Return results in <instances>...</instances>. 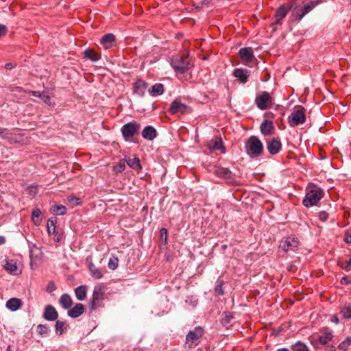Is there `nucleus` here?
I'll return each instance as SVG.
<instances>
[{"label":"nucleus","mask_w":351,"mask_h":351,"mask_svg":"<svg viewBox=\"0 0 351 351\" xmlns=\"http://www.w3.org/2000/svg\"><path fill=\"white\" fill-rule=\"evenodd\" d=\"M56 287L55 284L53 282H49L47 287V291L51 293L56 290Z\"/></svg>","instance_id":"nucleus-50"},{"label":"nucleus","mask_w":351,"mask_h":351,"mask_svg":"<svg viewBox=\"0 0 351 351\" xmlns=\"http://www.w3.org/2000/svg\"><path fill=\"white\" fill-rule=\"evenodd\" d=\"M147 88V83L142 80H138L133 85V90L134 93L139 96L144 95Z\"/></svg>","instance_id":"nucleus-20"},{"label":"nucleus","mask_w":351,"mask_h":351,"mask_svg":"<svg viewBox=\"0 0 351 351\" xmlns=\"http://www.w3.org/2000/svg\"><path fill=\"white\" fill-rule=\"evenodd\" d=\"M210 3V0H203L202 2V5H208Z\"/></svg>","instance_id":"nucleus-57"},{"label":"nucleus","mask_w":351,"mask_h":351,"mask_svg":"<svg viewBox=\"0 0 351 351\" xmlns=\"http://www.w3.org/2000/svg\"><path fill=\"white\" fill-rule=\"evenodd\" d=\"M332 322H335V323H338L339 322V319H338L337 317L333 316L332 317Z\"/></svg>","instance_id":"nucleus-58"},{"label":"nucleus","mask_w":351,"mask_h":351,"mask_svg":"<svg viewBox=\"0 0 351 351\" xmlns=\"http://www.w3.org/2000/svg\"><path fill=\"white\" fill-rule=\"evenodd\" d=\"M350 346H351V337H348L346 338V339L343 341H342L338 346V348L341 351H347Z\"/></svg>","instance_id":"nucleus-37"},{"label":"nucleus","mask_w":351,"mask_h":351,"mask_svg":"<svg viewBox=\"0 0 351 351\" xmlns=\"http://www.w3.org/2000/svg\"><path fill=\"white\" fill-rule=\"evenodd\" d=\"M215 291L219 295L223 294V291L222 289V282H221L220 284L216 287Z\"/></svg>","instance_id":"nucleus-52"},{"label":"nucleus","mask_w":351,"mask_h":351,"mask_svg":"<svg viewBox=\"0 0 351 351\" xmlns=\"http://www.w3.org/2000/svg\"><path fill=\"white\" fill-rule=\"evenodd\" d=\"M84 56L86 58L91 60L93 62H96L99 60L101 58L100 55L96 52H95L92 49H87L84 51Z\"/></svg>","instance_id":"nucleus-33"},{"label":"nucleus","mask_w":351,"mask_h":351,"mask_svg":"<svg viewBox=\"0 0 351 351\" xmlns=\"http://www.w3.org/2000/svg\"><path fill=\"white\" fill-rule=\"evenodd\" d=\"M84 311V306L81 303L76 304L74 307L68 311V315L73 318H77Z\"/></svg>","instance_id":"nucleus-22"},{"label":"nucleus","mask_w":351,"mask_h":351,"mask_svg":"<svg viewBox=\"0 0 351 351\" xmlns=\"http://www.w3.org/2000/svg\"><path fill=\"white\" fill-rule=\"evenodd\" d=\"M68 199L70 202H73V201L77 202L79 200V199L73 197H70L68 198Z\"/></svg>","instance_id":"nucleus-56"},{"label":"nucleus","mask_w":351,"mask_h":351,"mask_svg":"<svg viewBox=\"0 0 351 351\" xmlns=\"http://www.w3.org/2000/svg\"><path fill=\"white\" fill-rule=\"evenodd\" d=\"M340 267L346 271H351V258L348 261H343L339 263Z\"/></svg>","instance_id":"nucleus-42"},{"label":"nucleus","mask_w":351,"mask_h":351,"mask_svg":"<svg viewBox=\"0 0 351 351\" xmlns=\"http://www.w3.org/2000/svg\"><path fill=\"white\" fill-rule=\"evenodd\" d=\"M88 269L91 273V276L95 279H100L103 277L102 271L98 269L93 263L88 265Z\"/></svg>","instance_id":"nucleus-30"},{"label":"nucleus","mask_w":351,"mask_h":351,"mask_svg":"<svg viewBox=\"0 0 351 351\" xmlns=\"http://www.w3.org/2000/svg\"><path fill=\"white\" fill-rule=\"evenodd\" d=\"M57 219L55 217H51L48 219L47 223V228L49 234H54L56 228Z\"/></svg>","instance_id":"nucleus-32"},{"label":"nucleus","mask_w":351,"mask_h":351,"mask_svg":"<svg viewBox=\"0 0 351 351\" xmlns=\"http://www.w3.org/2000/svg\"><path fill=\"white\" fill-rule=\"evenodd\" d=\"M22 306V302L19 298H11L6 302V307L12 311L19 309Z\"/></svg>","instance_id":"nucleus-25"},{"label":"nucleus","mask_w":351,"mask_h":351,"mask_svg":"<svg viewBox=\"0 0 351 351\" xmlns=\"http://www.w3.org/2000/svg\"><path fill=\"white\" fill-rule=\"evenodd\" d=\"M43 317L48 321H55L58 317V313L53 306L47 305L45 308Z\"/></svg>","instance_id":"nucleus-17"},{"label":"nucleus","mask_w":351,"mask_h":351,"mask_svg":"<svg viewBox=\"0 0 351 351\" xmlns=\"http://www.w3.org/2000/svg\"><path fill=\"white\" fill-rule=\"evenodd\" d=\"M115 41V36L112 34H107L104 35L101 39V43L105 49H110L113 46Z\"/></svg>","instance_id":"nucleus-23"},{"label":"nucleus","mask_w":351,"mask_h":351,"mask_svg":"<svg viewBox=\"0 0 351 351\" xmlns=\"http://www.w3.org/2000/svg\"><path fill=\"white\" fill-rule=\"evenodd\" d=\"M156 134V130L152 126H146L142 131L143 137L149 141L153 140Z\"/></svg>","instance_id":"nucleus-24"},{"label":"nucleus","mask_w":351,"mask_h":351,"mask_svg":"<svg viewBox=\"0 0 351 351\" xmlns=\"http://www.w3.org/2000/svg\"><path fill=\"white\" fill-rule=\"evenodd\" d=\"M214 173L219 178L223 179L232 180L233 178V173L228 168L215 167Z\"/></svg>","instance_id":"nucleus-15"},{"label":"nucleus","mask_w":351,"mask_h":351,"mask_svg":"<svg viewBox=\"0 0 351 351\" xmlns=\"http://www.w3.org/2000/svg\"><path fill=\"white\" fill-rule=\"evenodd\" d=\"M55 327L56 333L60 335H62L66 328V323L60 320L56 321Z\"/></svg>","instance_id":"nucleus-36"},{"label":"nucleus","mask_w":351,"mask_h":351,"mask_svg":"<svg viewBox=\"0 0 351 351\" xmlns=\"http://www.w3.org/2000/svg\"><path fill=\"white\" fill-rule=\"evenodd\" d=\"M245 147L246 153L252 158L262 156L264 150L262 142L256 136H250L245 141Z\"/></svg>","instance_id":"nucleus-2"},{"label":"nucleus","mask_w":351,"mask_h":351,"mask_svg":"<svg viewBox=\"0 0 351 351\" xmlns=\"http://www.w3.org/2000/svg\"><path fill=\"white\" fill-rule=\"evenodd\" d=\"M341 283L342 285L351 284V277H348V276L343 277L341 280Z\"/></svg>","instance_id":"nucleus-51"},{"label":"nucleus","mask_w":351,"mask_h":351,"mask_svg":"<svg viewBox=\"0 0 351 351\" xmlns=\"http://www.w3.org/2000/svg\"><path fill=\"white\" fill-rule=\"evenodd\" d=\"M318 217L322 221H326L328 218V214L325 211H322L319 213Z\"/></svg>","instance_id":"nucleus-47"},{"label":"nucleus","mask_w":351,"mask_h":351,"mask_svg":"<svg viewBox=\"0 0 351 351\" xmlns=\"http://www.w3.org/2000/svg\"><path fill=\"white\" fill-rule=\"evenodd\" d=\"M5 239L3 237L0 236V245L5 243Z\"/></svg>","instance_id":"nucleus-55"},{"label":"nucleus","mask_w":351,"mask_h":351,"mask_svg":"<svg viewBox=\"0 0 351 351\" xmlns=\"http://www.w3.org/2000/svg\"><path fill=\"white\" fill-rule=\"evenodd\" d=\"M171 66L176 72L184 73L191 67L188 56H182L174 58L171 60Z\"/></svg>","instance_id":"nucleus-7"},{"label":"nucleus","mask_w":351,"mask_h":351,"mask_svg":"<svg viewBox=\"0 0 351 351\" xmlns=\"http://www.w3.org/2000/svg\"><path fill=\"white\" fill-rule=\"evenodd\" d=\"M127 165L134 170L138 172L141 170L142 167L140 162V160L137 157H134L132 158H128L125 160Z\"/></svg>","instance_id":"nucleus-27"},{"label":"nucleus","mask_w":351,"mask_h":351,"mask_svg":"<svg viewBox=\"0 0 351 351\" xmlns=\"http://www.w3.org/2000/svg\"><path fill=\"white\" fill-rule=\"evenodd\" d=\"M306 110L302 106H297L294 108L293 112L288 117V122L291 127H295L300 124L304 123L306 121Z\"/></svg>","instance_id":"nucleus-5"},{"label":"nucleus","mask_w":351,"mask_h":351,"mask_svg":"<svg viewBox=\"0 0 351 351\" xmlns=\"http://www.w3.org/2000/svg\"><path fill=\"white\" fill-rule=\"evenodd\" d=\"M29 93L30 95H32V96H34V97H40V95L41 93H40L39 92H37V91H34V90H31L29 92Z\"/></svg>","instance_id":"nucleus-53"},{"label":"nucleus","mask_w":351,"mask_h":351,"mask_svg":"<svg viewBox=\"0 0 351 351\" xmlns=\"http://www.w3.org/2000/svg\"><path fill=\"white\" fill-rule=\"evenodd\" d=\"M160 237L164 244H166L167 239V230L162 228L160 230Z\"/></svg>","instance_id":"nucleus-45"},{"label":"nucleus","mask_w":351,"mask_h":351,"mask_svg":"<svg viewBox=\"0 0 351 351\" xmlns=\"http://www.w3.org/2000/svg\"><path fill=\"white\" fill-rule=\"evenodd\" d=\"M318 2L312 0L303 1L302 5H296L293 8L291 17L293 21H300L306 14L311 12Z\"/></svg>","instance_id":"nucleus-3"},{"label":"nucleus","mask_w":351,"mask_h":351,"mask_svg":"<svg viewBox=\"0 0 351 351\" xmlns=\"http://www.w3.org/2000/svg\"><path fill=\"white\" fill-rule=\"evenodd\" d=\"M324 191L314 184H309L306 189V196L303 199L304 206L308 208L316 206L324 196Z\"/></svg>","instance_id":"nucleus-1"},{"label":"nucleus","mask_w":351,"mask_h":351,"mask_svg":"<svg viewBox=\"0 0 351 351\" xmlns=\"http://www.w3.org/2000/svg\"><path fill=\"white\" fill-rule=\"evenodd\" d=\"M37 332L40 335H46L48 332V328L46 325L39 324L37 326Z\"/></svg>","instance_id":"nucleus-44"},{"label":"nucleus","mask_w":351,"mask_h":351,"mask_svg":"<svg viewBox=\"0 0 351 351\" xmlns=\"http://www.w3.org/2000/svg\"><path fill=\"white\" fill-rule=\"evenodd\" d=\"M5 351H12L10 346H8Z\"/></svg>","instance_id":"nucleus-61"},{"label":"nucleus","mask_w":351,"mask_h":351,"mask_svg":"<svg viewBox=\"0 0 351 351\" xmlns=\"http://www.w3.org/2000/svg\"><path fill=\"white\" fill-rule=\"evenodd\" d=\"M267 148L269 153L271 155L277 154L282 148V144L280 140L273 138L267 142Z\"/></svg>","instance_id":"nucleus-12"},{"label":"nucleus","mask_w":351,"mask_h":351,"mask_svg":"<svg viewBox=\"0 0 351 351\" xmlns=\"http://www.w3.org/2000/svg\"><path fill=\"white\" fill-rule=\"evenodd\" d=\"M8 32V27L3 24H0V38L4 36Z\"/></svg>","instance_id":"nucleus-48"},{"label":"nucleus","mask_w":351,"mask_h":351,"mask_svg":"<svg viewBox=\"0 0 351 351\" xmlns=\"http://www.w3.org/2000/svg\"><path fill=\"white\" fill-rule=\"evenodd\" d=\"M125 160H121L119 162L116 166L114 167V171L117 173H121L125 169Z\"/></svg>","instance_id":"nucleus-40"},{"label":"nucleus","mask_w":351,"mask_h":351,"mask_svg":"<svg viewBox=\"0 0 351 351\" xmlns=\"http://www.w3.org/2000/svg\"><path fill=\"white\" fill-rule=\"evenodd\" d=\"M208 148L210 149L214 150H220L221 149L223 152H224V148L222 145V141L221 138L218 137L213 138L208 144Z\"/></svg>","instance_id":"nucleus-26"},{"label":"nucleus","mask_w":351,"mask_h":351,"mask_svg":"<svg viewBox=\"0 0 351 351\" xmlns=\"http://www.w3.org/2000/svg\"><path fill=\"white\" fill-rule=\"evenodd\" d=\"M141 129V125L136 121L130 122L123 125L121 128L123 136L126 141L138 134Z\"/></svg>","instance_id":"nucleus-8"},{"label":"nucleus","mask_w":351,"mask_h":351,"mask_svg":"<svg viewBox=\"0 0 351 351\" xmlns=\"http://www.w3.org/2000/svg\"><path fill=\"white\" fill-rule=\"evenodd\" d=\"M328 351H336V348L334 346H332Z\"/></svg>","instance_id":"nucleus-60"},{"label":"nucleus","mask_w":351,"mask_h":351,"mask_svg":"<svg viewBox=\"0 0 351 351\" xmlns=\"http://www.w3.org/2000/svg\"><path fill=\"white\" fill-rule=\"evenodd\" d=\"M232 318H233V316L232 315V314L230 313H225L224 317L222 319V323L224 325H227L230 322V321Z\"/></svg>","instance_id":"nucleus-46"},{"label":"nucleus","mask_w":351,"mask_h":351,"mask_svg":"<svg viewBox=\"0 0 351 351\" xmlns=\"http://www.w3.org/2000/svg\"><path fill=\"white\" fill-rule=\"evenodd\" d=\"M261 133L265 136L271 134L274 131L273 122L269 120H265L260 127Z\"/></svg>","instance_id":"nucleus-21"},{"label":"nucleus","mask_w":351,"mask_h":351,"mask_svg":"<svg viewBox=\"0 0 351 351\" xmlns=\"http://www.w3.org/2000/svg\"><path fill=\"white\" fill-rule=\"evenodd\" d=\"M346 242L348 243H351V236L346 239Z\"/></svg>","instance_id":"nucleus-59"},{"label":"nucleus","mask_w":351,"mask_h":351,"mask_svg":"<svg viewBox=\"0 0 351 351\" xmlns=\"http://www.w3.org/2000/svg\"><path fill=\"white\" fill-rule=\"evenodd\" d=\"M5 68L6 69H12L13 68V65H12V63H7V64H5Z\"/></svg>","instance_id":"nucleus-54"},{"label":"nucleus","mask_w":351,"mask_h":351,"mask_svg":"<svg viewBox=\"0 0 351 351\" xmlns=\"http://www.w3.org/2000/svg\"><path fill=\"white\" fill-rule=\"evenodd\" d=\"M105 289L104 286L99 284L94 287L93 297L89 302L91 310H95L101 306V303L104 299Z\"/></svg>","instance_id":"nucleus-6"},{"label":"nucleus","mask_w":351,"mask_h":351,"mask_svg":"<svg viewBox=\"0 0 351 351\" xmlns=\"http://www.w3.org/2000/svg\"><path fill=\"white\" fill-rule=\"evenodd\" d=\"M59 302L62 306L65 309L71 308L73 305V300L71 296L66 293L63 294L60 297Z\"/></svg>","instance_id":"nucleus-29"},{"label":"nucleus","mask_w":351,"mask_h":351,"mask_svg":"<svg viewBox=\"0 0 351 351\" xmlns=\"http://www.w3.org/2000/svg\"><path fill=\"white\" fill-rule=\"evenodd\" d=\"M41 216V211L39 208L34 209L32 213V220L35 225H39L41 219H40Z\"/></svg>","instance_id":"nucleus-35"},{"label":"nucleus","mask_w":351,"mask_h":351,"mask_svg":"<svg viewBox=\"0 0 351 351\" xmlns=\"http://www.w3.org/2000/svg\"><path fill=\"white\" fill-rule=\"evenodd\" d=\"M293 351H309L308 347L304 343L298 341L295 344L291 346Z\"/></svg>","instance_id":"nucleus-38"},{"label":"nucleus","mask_w":351,"mask_h":351,"mask_svg":"<svg viewBox=\"0 0 351 351\" xmlns=\"http://www.w3.org/2000/svg\"><path fill=\"white\" fill-rule=\"evenodd\" d=\"M40 98L46 104H47L50 101V97L44 92L41 93Z\"/></svg>","instance_id":"nucleus-49"},{"label":"nucleus","mask_w":351,"mask_h":351,"mask_svg":"<svg viewBox=\"0 0 351 351\" xmlns=\"http://www.w3.org/2000/svg\"><path fill=\"white\" fill-rule=\"evenodd\" d=\"M250 75V71L243 69H236L233 72V75L242 84L247 82Z\"/></svg>","instance_id":"nucleus-16"},{"label":"nucleus","mask_w":351,"mask_h":351,"mask_svg":"<svg viewBox=\"0 0 351 351\" xmlns=\"http://www.w3.org/2000/svg\"><path fill=\"white\" fill-rule=\"evenodd\" d=\"M333 335L330 332H325L322 335H321L319 337V341L322 345L327 344L329 341L332 340Z\"/></svg>","instance_id":"nucleus-34"},{"label":"nucleus","mask_w":351,"mask_h":351,"mask_svg":"<svg viewBox=\"0 0 351 351\" xmlns=\"http://www.w3.org/2000/svg\"><path fill=\"white\" fill-rule=\"evenodd\" d=\"M119 260L117 257L110 258L108 264V267L110 269L114 270L118 267Z\"/></svg>","instance_id":"nucleus-41"},{"label":"nucleus","mask_w":351,"mask_h":351,"mask_svg":"<svg viewBox=\"0 0 351 351\" xmlns=\"http://www.w3.org/2000/svg\"><path fill=\"white\" fill-rule=\"evenodd\" d=\"M75 293L77 298L82 301L86 298V286L81 285L75 289Z\"/></svg>","instance_id":"nucleus-31"},{"label":"nucleus","mask_w":351,"mask_h":351,"mask_svg":"<svg viewBox=\"0 0 351 351\" xmlns=\"http://www.w3.org/2000/svg\"><path fill=\"white\" fill-rule=\"evenodd\" d=\"M0 136L12 143L19 141V138L14 133V130L11 131L5 128H0Z\"/></svg>","instance_id":"nucleus-14"},{"label":"nucleus","mask_w":351,"mask_h":351,"mask_svg":"<svg viewBox=\"0 0 351 351\" xmlns=\"http://www.w3.org/2000/svg\"><path fill=\"white\" fill-rule=\"evenodd\" d=\"M341 314L344 318H350L351 317V308L350 306H345L341 308Z\"/></svg>","instance_id":"nucleus-43"},{"label":"nucleus","mask_w":351,"mask_h":351,"mask_svg":"<svg viewBox=\"0 0 351 351\" xmlns=\"http://www.w3.org/2000/svg\"><path fill=\"white\" fill-rule=\"evenodd\" d=\"M164 92V86L162 84L158 83L154 84L151 88L149 89V94L153 97L160 95Z\"/></svg>","instance_id":"nucleus-28"},{"label":"nucleus","mask_w":351,"mask_h":351,"mask_svg":"<svg viewBox=\"0 0 351 351\" xmlns=\"http://www.w3.org/2000/svg\"><path fill=\"white\" fill-rule=\"evenodd\" d=\"M3 267L6 271L13 275H17L21 273V270L18 268L16 262L14 260H6Z\"/></svg>","instance_id":"nucleus-19"},{"label":"nucleus","mask_w":351,"mask_h":351,"mask_svg":"<svg viewBox=\"0 0 351 351\" xmlns=\"http://www.w3.org/2000/svg\"><path fill=\"white\" fill-rule=\"evenodd\" d=\"M51 212L53 213L54 214L63 215L66 213V208L64 206L62 205L54 206L51 208Z\"/></svg>","instance_id":"nucleus-39"},{"label":"nucleus","mask_w":351,"mask_h":351,"mask_svg":"<svg viewBox=\"0 0 351 351\" xmlns=\"http://www.w3.org/2000/svg\"><path fill=\"white\" fill-rule=\"evenodd\" d=\"M298 245V241L295 237H288L285 238L280 243V247L285 252L293 250Z\"/></svg>","instance_id":"nucleus-10"},{"label":"nucleus","mask_w":351,"mask_h":351,"mask_svg":"<svg viewBox=\"0 0 351 351\" xmlns=\"http://www.w3.org/2000/svg\"><path fill=\"white\" fill-rule=\"evenodd\" d=\"M239 55L241 60L245 64H248L255 60L254 52L251 47L241 48L239 51Z\"/></svg>","instance_id":"nucleus-11"},{"label":"nucleus","mask_w":351,"mask_h":351,"mask_svg":"<svg viewBox=\"0 0 351 351\" xmlns=\"http://www.w3.org/2000/svg\"><path fill=\"white\" fill-rule=\"evenodd\" d=\"M292 8V5L289 3L287 4H283L281 5L276 11V24H280L281 20L286 16L288 12L290 10V9Z\"/></svg>","instance_id":"nucleus-13"},{"label":"nucleus","mask_w":351,"mask_h":351,"mask_svg":"<svg viewBox=\"0 0 351 351\" xmlns=\"http://www.w3.org/2000/svg\"><path fill=\"white\" fill-rule=\"evenodd\" d=\"M204 334V330L201 326H197L190 330L186 336L185 346L191 349L199 344Z\"/></svg>","instance_id":"nucleus-4"},{"label":"nucleus","mask_w":351,"mask_h":351,"mask_svg":"<svg viewBox=\"0 0 351 351\" xmlns=\"http://www.w3.org/2000/svg\"><path fill=\"white\" fill-rule=\"evenodd\" d=\"M186 109L187 106L185 104L178 100H174L171 104L169 111L171 114L184 113Z\"/></svg>","instance_id":"nucleus-18"},{"label":"nucleus","mask_w":351,"mask_h":351,"mask_svg":"<svg viewBox=\"0 0 351 351\" xmlns=\"http://www.w3.org/2000/svg\"><path fill=\"white\" fill-rule=\"evenodd\" d=\"M255 103L260 110H263L273 105V99L267 92L264 91L261 95L256 96Z\"/></svg>","instance_id":"nucleus-9"}]
</instances>
